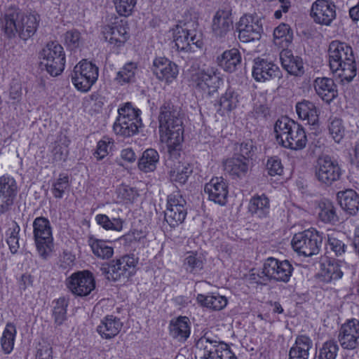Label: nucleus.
<instances>
[{"label": "nucleus", "instance_id": "4468645a", "mask_svg": "<svg viewBox=\"0 0 359 359\" xmlns=\"http://www.w3.org/2000/svg\"><path fill=\"white\" fill-rule=\"evenodd\" d=\"M341 170L338 163L329 156L319 157L315 168V176L318 181L325 186H331L338 181Z\"/></svg>", "mask_w": 359, "mask_h": 359}, {"label": "nucleus", "instance_id": "6ab92c4d", "mask_svg": "<svg viewBox=\"0 0 359 359\" xmlns=\"http://www.w3.org/2000/svg\"><path fill=\"white\" fill-rule=\"evenodd\" d=\"M204 192L209 200L220 205H225L227 201L228 185L222 177L212 178L205 185Z\"/></svg>", "mask_w": 359, "mask_h": 359}, {"label": "nucleus", "instance_id": "f3484780", "mask_svg": "<svg viewBox=\"0 0 359 359\" xmlns=\"http://www.w3.org/2000/svg\"><path fill=\"white\" fill-rule=\"evenodd\" d=\"M114 21L102 27V32L106 41L111 44L121 46L128 39V32L126 22L117 17L112 18Z\"/></svg>", "mask_w": 359, "mask_h": 359}, {"label": "nucleus", "instance_id": "c9c22d12", "mask_svg": "<svg viewBox=\"0 0 359 359\" xmlns=\"http://www.w3.org/2000/svg\"><path fill=\"white\" fill-rule=\"evenodd\" d=\"M159 161V155L156 150L148 149L145 150L138 161V168L144 172L154 171Z\"/></svg>", "mask_w": 359, "mask_h": 359}, {"label": "nucleus", "instance_id": "f03ea898", "mask_svg": "<svg viewBox=\"0 0 359 359\" xmlns=\"http://www.w3.org/2000/svg\"><path fill=\"white\" fill-rule=\"evenodd\" d=\"M329 64L333 72H338L342 82H350L356 75V66L352 48L339 41L330 43Z\"/></svg>", "mask_w": 359, "mask_h": 359}, {"label": "nucleus", "instance_id": "58836bf2", "mask_svg": "<svg viewBox=\"0 0 359 359\" xmlns=\"http://www.w3.org/2000/svg\"><path fill=\"white\" fill-rule=\"evenodd\" d=\"M319 218L325 223L335 224L339 222L336 208L330 201H325L321 203Z\"/></svg>", "mask_w": 359, "mask_h": 359}, {"label": "nucleus", "instance_id": "2f4dec72", "mask_svg": "<svg viewBox=\"0 0 359 359\" xmlns=\"http://www.w3.org/2000/svg\"><path fill=\"white\" fill-rule=\"evenodd\" d=\"M20 36L23 40H27L33 36L38 27L39 16L37 14H25L20 11Z\"/></svg>", "mask_w": 359, "mask_h": 359}, {"label": "nucleus", "instance_id": "393cba45", "mask_svg": "<svg viewBox=\"0 0 359 359\" xmlns=\"http://www.w3.org/2000/svg\"><path fill=\"white\" fill-rule=\"evenodd\" d=\"M215 343H217V336L213 335L210 332H205L196 342L198 359H218L215 353Z\"/></svg>", "mask_w": 359, "mask_h": 359}, {"label": "nucleus", "instance_id": "0e129e2a", "mask_svg": "<svg viewBox=\"0 0 359 359\" xmlns=\"http://www.w3.org/2000/svg\"><path fill=\"white\" fill-rule=\"evenodd\" d=\"M53 351L50 344L46 341L39 344L36 359H53Z\"/></svg>", "mask_w": 359, "mask_h": 359}, {"label": "nucleus", "instance_id": "a878e982", "mask_svg": "<svg viewBox=\"0 0 359 359\" xmlns=\"http://www.w3.org/2000/svg\"><path fill=\"white\" fill-rule=\"evenodd\" d=\"M123 323L120 319L112 315L105 316L97 327V332L105 339L116 337L121 331Z\"/></svg>", "mask_w": 359, "mask_h": 359}, {"label": "nucleus", "instance_id": "2eb2a0df", "mask_svg": "<svg viewBox=\"0 0 359 359\" xmlns=\"http://www.w3.org/2000/svg\"><path fill=\"white\" fill-rule=\"evenodd\" d=\"M238 39L241 42L248 43L259 40L263 31L261 20L253 15H244L237 23Z\"/></svg>", "mask_w": 359, "mask_h": 359}, {"label": "nucleus", "instance_id": "9b49d317", "mask_svg": "<svg viewBox=\"0 0 359 359\" xmlns=\"http://www.w3.org/2000/svg\"><path fill=\"white\" fill-rule=\"evenodd\" d=\"M98 77V68L86 60L77 64L72 74V81L77 90H90Z\"/></svg>", "mask_w": 359, "mask_h": 359}, {"label": "nucleus", "instance_id": "69168bd1", "mask_svg": "<svg viewBox=\"0 0 359 359\" xmlns=\"http://www.w3.org/2000/svg\"><path fill=\"white\" fill-rule=\"evenodd\" d=\"M266 168L269 175L271 176L280 175L283 170L280 161L276 158H271L267 161Z\"/></svg>", "mask_w": 359, "mask_h": 359}, {"label": "nucleus", "instance_id": "4be33fe9", "mask_svg": "<svg viewBox=\"0 0 359 359\" xmlns=\"http://www.w3.org/2000/svg\"><path fill=\"white\" fill-rule=\"evenodd\" d=\"M233 26L231 14L227 10H218L212 19V30L217 38H223L231 30Z\"/></svg>", "mask_w": 359, "mask_h": 359}, {"label": "nucleus", "instance_id": "e433bc0d", "mask_svg": "<svg viewBox=\"0 0 359 359\" xmlns=\"http://www.w3.org/2000/svg\"><path fill=\"white\" fill-rule=\"evenodd\" d=\"M197 301L201 305L211 309L212 310L219 311L224 309L227 304V299L224 296L220 295H203L198 294Z\"/></svg>", "mask_w": 359, "mask_h": 359}, {"label": "nucleus", "instance_id": "39448f33", "mask_svg": "<svg viewBox=\"0 0 359 359\" xmlns=\"http://www.w3.org/2000/svg\"><path fill=\"white\" fill-rule=\"evenodd\" d=\"M139 110H135L130 103L127 102L118 109V116L114 123V133L121 137H128L138 132L141 126Z\"/></svg>", "mask_w": 359, "mask_h": 359}, {"label": "nucleus", "instance_id": "49530a36", "mask_svg": "<svg viewBox=\"0 0 359 359\" xmlns=\"http://www.w3.org/2000/svg\"><path fill=\"white\" fill-rule=\"evenodd\" d=\"M342 275L343 272L337 263L329 262L327 264H323L321 272L323 281L328 283L334 280H338L342 277Z\"/></svg>", "mask_w": 359, "mask_h": 359}, {"label": "nucleus", "instance_id": "bf43d9fd", "mask_svg": "<svg viewBox=\"0 0 359 359\" xmlns=\"http://www.w3.org/2000/svg\"><path fill=\"white\" fill-rule=\"evenodd\" d=\"M69 177L67 175H60L59 178L53 184V194L55 198H60L65 191L69 187Z\"/></svg>", "mask_w": 359, "mask_h": 359}, {"label": "nucleus", "instance_id": "ea45409f", "mask_svg": "<svg viewBox=\"0 0 359 359\" xmlns=\"http://www.w3.org/2000/svg\"><path fill=\"white\" fill-rule=\"evenodd\" d=\"M17 194L15 180L9 176L0 177V198H14Z\"/></svg>", "mask_w": 359, "mask_h": 359}, {"label": "nucleus", "instance_id": "09e8293b", "mask_svg": "<svg viewBox=\"0 0 359 359\" xmlns=\"http://www.w3.org/2000/svg\"><path fill=\"white\" fill-rule=\"evenodd\" d=\"M137 65L135 63H127L122 69L117 73L116 77V81L121 85L133 81Z\"/></svg>", "mask_w": 359, "mask_h": 359}, {"label": "nucleus", "instance_id": "a18cd8bd", "mask_svg": "<svg viewBox=\"0 0 359 359\" xmlns=\"http://www.w3.org/2000/svg\"><path fill=\"white\" fill-rule=\"evenodd\" d=\"M342 238L343 236L339 233L327 235V245L336 256H341L346 252V245Z\"/></svg>", "mask_w": 359, "mask_h": 359}, {"label": "nucleus", "instance_id": "473e14b6", "mask_svg": "<svg viewBox=\"0 0 359 359\" xmlns=\"http://www.w3.org/2000/svg\"><path fill=\"white\" fill-rule=\"evenodd\" d=\"M312 348L311 339L307 336L301 335L296 339L294 345L290 350V359H308Z\"/></svg>", "mask_w": 359, "mask_h": 359}, {"label": "nucleus", "instance_id": "7ed1b4c3", "mask_svg": "<svg viewBox=\"0 0 359 359\" xmlns=\"http://www.w3.org/2000/svg\"><path fill=\"white\" fill-rule=\"evenodd\" d=\"M274 132L277 141L285 148L298 150L306 147L307 138L304 128L287 116L276 121Z\"/></svg>", "mask_w": 359, "mask_h": 359}, {"label": "nucleus", "instance_id": "1a4fd4ad", "mask_svg": "<svg viewBox=\"0 0 359 359\" xmlns=\"http://www.w3.org/2000/svg\"><path fill=\"white\" fill-rule=\"evenodd\" d=\"M36 249L41 257L46 259L53 248L51 227L48 219L36 217L33 222Z\"/></svg>", "mask_w": 359, "mask_h": 359}, {"label": "nucleus", "instance_id": "412c9836", "mask_svg": "<svg viewBox=\"0 0 359 359\" xmlns=\"http://www.w3.org/2000/svg\"><path fill=\"white\" fill-rule=\"evenodd\" d=\"M279 67L271 62L259 57L255 60L252 76L255 79L259 82L279 77Z\"/></svg>", "mask_w": 359, "mask_h": 359}, {"label": "nucleus", "instance_id": "4d7b16f0", "mask_svg": "<svg viewBox=\"0 0 359 359\" xmlns=\"http://www.w3.org/2000/svg\"><path fill=\"white\" fill-rule=\"evenodd\" d=\"M216 355L218 359H237L234 353L232 352L229 346L219 340L217 337V343H215Z\"/></svg>", "mask_w": 359, "mask_h": 359}, {"label": "nucleus", "instance_id": "8fccbe9b", "mask_svg": "<svg viewBox=\"0 0 359 359\" xmlns=\"http://www.w3.org/2000/svg\"><path fill=\"white\" fill-rule=\"evenodd\" d=\"M68 303L65 298H60L55 302L53 310L55 323L60 325L66 320L67 307Z\"/></svg>", "mask_w": 359, "mask_h": 359}, {"label": "nucleus", "instance_id": "f704fd0d", "mask_svg": "<svg viewBox=\"0 0 359 359\" xmlns=\"http://www.w3.org/2000/svg\"><path fill=\"white\" fill-rule=\"evenodd\" d=\"M296 111L299 118L306 121L311 126L318 123V113L316 106L311 102L304 100L296 105Z\"/></svg>", "mask_w": 359, "mask_h": 359}, {"label": "nucleus", "instance_id": "c03bdc74", "mask_svg": "<svg viewBox=\"0 0 359 359\" xmlns=\"http://www.w3.org/2000/svg\"><path fill=\"white\" fill-rule=\"evenodd\" d=\"M273 36L276 41H280L278 42L276 41V43L284 47L287 46L292 42L293 34L290 26L283 23L274 29Z\"/></svg>", "mask_w": 359, "mask_h": 359}, {"label": "nucleus", "instance_id": "72a5a7b5", "mask_svg": "<svg viewBox=\"0 0 359 359\" xmlns=\"http://www.w3.org/2000/svg\"><path fill=\"white\" fill-rule=\"evenodd\" d=\"M269 210L270 202L266 195H256L250 200L248 211L252 216L259 218L266 217L269 213Z\"/></svg>", "mask_w": 359, "mask_h": 359}, {"label": "nucleus", "instance_id": "4c0bfd02", "mask_svg": "<svg viewBox=\"0 0 359 359\" xmlns=\"http://www.w3.org/2000/svg\"><path fill=\"white\" fill-rule=\"evenodd\" d=\"M90 245L93 254L100 259H107L113 256L114 249L105 241L99 239L91 240Z\"/></svg>", "mask_w": 359, "mask_h": 359}, {"label": "nucleus", "instance_id": "b1692460", "mask_svg": "<svg viewBox=\"0 0 359 359\" xmlns=\"http://www.w3.org/2000/svg\"><path fill=\"white\" fill-rule=\"evenodd\" d=\"M224 169L233 179L243 178L246 176L250 161L241 156H233L224 161Z\"/></svg>", "mask_w": 359, "mask_h": 359}, {"label": "nucleus", "instance_id": "ddd939ff", "mask_svg": "<svg viewBox=\"0 0 359 359\" xmlns=\"http://www.w3.org/2000/svg\"><path fill=\"white\" fill-rule=\"evenodd\" d=\"M66 286L75 296L86 297L95 288L93 273L84 270L72 273L66 279Z\"/></svg>", "mask_w": 359, "mask_h": 359}, {"label": "nucleus", "instance_id": "a19ab883", "mask_svg": "<svg viewBox=\"0 0 359 359\" xmlns=\"http://www.w3.org/2000/svg\"><path fill=\"white\" fill-rule=\"evenodd\" d=\"M15 334V326L12 323H7L1 338V345L4 353L8 354L13 351Z\"/></svg>", "mask_w": 359, "mask_h": 359}, {"label": "nucleus", "instance_id": "de8ad7c7", "mask_svg": "<svg viewBox=\"0 0 359 359\" xmlns=\"http://www.w3.org/2000/svg\"><path fill=\"white\" fill-rule=\"evenodd\" d=\"M193 172L190 164L180 165L176 170H170V177L172 182L184 184Z\"/></svg>", "mask_w": 359, "mask_h": 359}, {"label": "nucleus", "instance_id": "c756f323", "mask_svg": "<svg viewBox=\"0 0 359 359\" xmlns=\"http://www.w3.org/2000/svg\"><path fill=\"white\" fill-rule=\"evenodd\" d=\"M223 81L216 74H208L205 72H200L192 77V88L199 90L208 88L218 89L221 87Z\"/></svg>", "mask_w": 359, "mask_h": 359}, {"label": "nucleus", "instance_id": "5701e85b", "mask_svg": "<svg viewBox=\"0 0 359 359\" xmlns=\"http://www.w3.org/2000/svg\"><path fill=\"white\" fill-rule=\"evenodd\" d=\"M20 11L9 8L1 18V29L8 38H12L18 34L20 36Z\"/></svg>", "mask_w": 359, "mask_h": 359}, {"label": "nucleus", "instance_id": "423d86ee", "mask_svg": "<svg viewBox=\"0 0 359 359\" xmlns=\"http://www.w3.org/2000/svg\"><path fill=\"white\" fill-rule=\"evenodd\" d=\"M41 64L53 76L60 74L65 65L63 47L56 41L47 43L40 52Z\"/></svg>", "mask_w": 359, "mask_h": 359}, {"label": "nucleus", "instance_id": "3c124183", "mask_svg": "<svg viewBox=\"0 0 359 359\" xmlns=\"http://www.w3.org/2000/svg\"><path fill=\"white\" fill-rule=\"evenodd\" d=\"M97 222L107 230L120 231L123 228L122 221L120 219H110L106 215H97Z\"/></svg>", "mask_w": 359, "mask_h": 359}, {"label": "nucleus", "instance_id": "13d9d810", "mask_svg": "<svg viewBox=\"0 0 359 359\" xmlns=\"http://www.w3.org/2000/svg\"><path fill=\"white\" fill-rule=\"evenodd\" d=\"M65 43L71 50L79 47L81 44V34L76 29L67 31L64 36Z\"/></svg>", "mask_w": 359, "mask_h": 359}, {"label": "nucleus", "instance_id": "052dcab7", "mask_svg": "<svg viewBox=\"0 0 359 359\" xmlns=\"http://www.w3.org/2000/svg\"><path fill=\"white\" fill-rule=\"evenodd\" d=\"M51 153L54 161H64L68 155L67 147L64 143L56 141L54 142Z\"/></svg>", "mask_w": 359, "mask_h": 359}, {"label": "nucleus", "instance_id": "f257e3e1", "mask_svg": "<svg viewBox=\"0 0 359 359\" xmlns=\"http://www.w3.org/2000/svg\"><path fill=\"white\" fill-rule=\"evenodd\" d=\"M161 140L166 143L169 150L175 149L183 141L182 116L179 107L165 102L158 116Z\"/></svg>", "mask_w": 359, "mask_h": 359}, {"label": "nucleus", "instance_id": "cd10ccee", "mask_svg": "<svg viewBox=\"0 0 359 359\" xmlns=\"http://www.w3.org/2000/svg\"><path fill=\"white\" fill-rule=\"evenodd\" d=\"M190 321L186 316H180L170 323V336L178 341H184L190 335Z\"/></svg>", "mask_w": 359, "mask_h": 359}, {"label": "nucleus", "instance_id": "6e6d98bb", "mask_svg": "<svg viewBox=\"0 0 359 359\" xmlns=\"http://www.w3.org/2000/svg\"><path fill=\"white\" fill-rule=\"evenodd\" d=\"M19 232L20 226L15 222L13 223L12 226L10 227L7 231V234L8 235L7 243L11 252L13 254L15 253L19 248Z\"/></svg>", "mask_w": 359, "mask_h": 359}, {"label": "nucleus", "instance_id": "6e6552de", "mask_svg": "<svg viewBox=\"0 0 359 359\" xmlns=\"http://www.w3.org/2000/svg\"><path fill=\"white\" fill-rule=\"evenodd\" d=\"M136 264L137 262L133 257L125 255L103 264L100 271L109 280L116 281L122 278H128L133 275Z\"/></svg>", "mask_w": 359, "mask_h": 359}, {"label": "nucleus", "instance_id": "e2e57ef3", "mask_svg": "<svg viewBox=\"0 0 359 359\" xmlns=\"http://www.w3.org/2000/svg\"><path fill=\"white\" fill-rule=\"evenodd\" d=\"M112 142L109 138L104 137L102 140L97 142L96 150L94 153V156L97 160L103 159L109 154L108 149Z\"/></svg>", "mask_w": 359, "mask_h": 359}, {"label": "nucleus", "instance_id": "5fc2aeb1", "mask_svg": "<svg viewBox=\"0 0 359 359\" xmlns=\"http://www.w3.org/2000/svg\"><path fill=\"white\" fill-rule=\"evenodd\" d=\"M338 350L339 347L335 341H326L319 350L318 359H336Z\"/></svg>", "mask_w": 359, "mask_h": 359}, {"label": "nucleus", "instance_id": "aec40b11", "mask_svg": "<svg viewBox=\"0 0 359 359\" xmlns=\"http://www.w3.org/2000/svg\"><path fill=\"white\" fill-rule=\"evenodd\" d=\"M154 74L167 83H172L178 75L177 65L165 57H157L153 62Z\"/></svg>", "mask_w": 359, "mask_h": 359}, {"label": "nucleus", "instance_id": "f8f14e48", "mask_svg": "<svg viewBox=\"0 0 359 359\" xmlns=\"http://www.w3.org/2000/svg\"><path fill=\"white\" fill-rule=\"evenodd\" d=\"M187 202L180 192L176 191L168 196L165 221L170 227L175 228L182 224L186 218Z\"/></svg>", "mask_w": 359, "mask_h": 359}, {"label": "nucleus", "instance_id": "dca6fc26", "mask_svg": "<svg viewBox=\"0 0 359 359\" xmlns=\"http://www.w3.org/2000/svg\"><path fill=\"white\" fill-rule=\"evenodd\" d=\"M311 17L319 25L330 26L336 18V6L330 0H316L311 8Z\"/></svg>", "mask_w": 359, "mask_h": 359}, {"label": "nucleus", "instance_id": "338daca9", "mask_svg": "<svg viewBox=\"0 0 359 359\" xmlns=\"http://www.w3.org/2000/svg\"><path fill=\"white\" fill-rule=\"evenodd\" d=\"M219 104L226 110H231L235 107L236 98L233 97V91H226L220 97Z\"/></svg>", "mask_w": 359, "mask_h": 359}, {"label": "nucleus", "instance_id": "603ef678", "mask_svg": "<svg viewBox=\"0 0 359 359\" xmlns=\"http://www.w3.org/2000/svg\"><path fill=\"white\" fill-rule=\"evenodd\" d=\"M116 12L121 16L130 15L137 4V0H114Z\"/></svg>", "mask_w": 359, "mask_h": 359}, {"label": "nucleus", "instance_id": "680f3d73", "mask_svg": "<svg viewBox=\"0 0 359 359\" xmlns=\"http://www.w3.org/2000/svg\"><path fill=\"white\" fill-rule=\"evenodd\" d=\"M118 197L121 200L133 201L137 196V191L129 186L122 184L116 189Z\"/></svg>", "mask_w": 359, "mask_h": 359}, {"label": "nucleus", "instance_id": "774afa93", "mask_svg": "<svg viewBox=\"0 0 359 359\" xmlns=\"http://www.w3.org/2000/svg\"><path fill=\"white\" fill-rule=\"evenodd\" d=\"M314 90H333L334 81L332 79L323 77L317 78L314 81Z\"/></svg>", "mask_w": 359, "mask_h": 359}, {"label": "nucleus", "instance_id": "864d4df0", "mask_svg": "<svg viewBox=\"0 0 359 359\" xmlns=\"http://www.w3.org/2000/svg\"><path fill=\"white\" fill-rule=\"evenodd\" d=\"M255 146L252 140H246L236 145L233 156H241L250 161L254 154Z\"/></svg>", "mask_w": 359, "mask_h": 359}, {"label": "nucleus", "instance_id": "20e7f679", "mask_svg": "<svg viewBox=\"0 0 359 359\" xmlns=\"http://www.w3.org/2000/svg\"><path fill=\"white\" fill-rule=\"evenodd\" d=\"M196 21L180 22L172 29L173 40L177 50L195 51L203 46L202 36L197 31Z\"/></svg>", "mask_w": 359, "mask_h": 359}, {"label": "nucleus", "instance_id": "bb28decb", "mask_svg": "<svg viewBox=\"0 0 359 359\" xmlns=\"http://www.w3.org/2000/svg\"><path fill=\"white\" fill-rule=\"evenodd\" d=\"M337 199L341 208L351 215L359 211V195L353 189L339 191Z\"/></svg>", "mask_w": 359, "mask_h": 359}, {"label": "nucleus", "instance_id": "c85d7f7f", "mask_svg": "<svg viewBox=\"0 0 359 359\" xmlns=\"http://www.w3.org/2000/svg\"><path fill=\"white\" fill-rule=\"evenodd\" d=\"M280 60L283 67L290 74L298 76L303 73L302 60L294 56L290 50L283 49L280 53Z\"/></svg>", "mask_w": 359, "mask_h": 359}, {"label": "nucleus", "instance_id": "0eeeda50", "mask_svg": "<svg viewBox=\"0 0 359 359\" xmlns=\"http://www.w3.org/2000/svg\"><path fill=\"white\" fill-rule=\"evenodd\" d=\"M323 239V233L312 229L294 234L291 244L299 255L311 257L319 252Z\"/></svg>", "mask_w": 359, "mask_h": 359}, {"label": "nucleus", "instance_id": "79ce46f5", "mask_svg": "<svg viewBox=\"0 0 359 359\" xmlns=\"http://www.w3.org/2000/svg\"><path fill=\"white\" fill-rule=\"evenodd\" d=\"M184 267L187 272L196 274L203 268V260L196 252H187L184 260Z\"/></svg>", "mask_w": 359, "mask_h": 359}, {"label": "nucleus", "instance_id": "7c9ffc66", "mask_svg": "<svg viewBox=\"0 0 359 359\" xmlns=\"http://www.w3.org/2000/svg\"><path fill=\"white\" fill-rule=\"evenodd\" d=\"M218 65L227 72H233L241 63V55L236 48L225 50L217 57Z\"/></svg>", "mask_w": 359, "mask_h": 359}, {"label": "nucleus", "instance_id": "37998d69", "mask_svg": "<svg viewBox=\"0 0 359 359\" xmlns=\"http://www.w3.org/2000/svg\"><path fill=\"white\" fill-rule=\"evenodd\" d=\"M328 130L336 142H340L345 134V127L343 121L338 117L331 116L328 120Z\"/></svg>", "mask_w": 359, "mask_h": 359}, {"label": "nucleus", "instance_id": "a211bd4d", "mask_svg": "<svg viewBox=\"0 0 359 359\" xmlns=\"http://www.w3.org/2000/svg\"><path fill=\"white\" fill-rule=\"evenodd\" d=\"M359 320L355 318L348 320L339 331L338 341L343 348L354 349L358 344Z\"/></svg>", "mask_w": 359, "mask_h": 359}, {"label": "nucleus", "instance_id": "9d476101", "mask_svg": "<svg viewBox=\"0 0 359 359\" xmlns=\"http://www.w3.org/2000/svg\"><path fill=\"white\" fill-rule=\"evenodd\" d=\"M293 267L287 260L279 261L269 257L264 264L261 274L258 276L264 280H274L287 283L292 275Z\"/></svg>", "mask_w": 359, "mask_h": 359}]
</instances>
